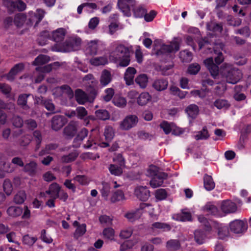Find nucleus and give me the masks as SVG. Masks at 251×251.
Returning a JSON list of instances; mask_svg holds the SVG:
<instances>
[{
    "mask_svg": "<svg viewBox=\"0 0 251 251\" xmlns=\"http://www.w3.org/2000/svg\"><path fill=\"white\" fill-rule=\"evenodd\" d=\"M109 60L118 63L123 67L127 66L130 63V53L128 49L119 41H116L110 45Z\"/></svg>",
    "mask_w": 251,
    "mask_h": 251,
    "instance_id": "f257e3e1",
    "label": "nucleus"
},
{
    "mask_svg": "<svg viewBox=\"0 0 251 251\" xmlns=\"http://www.w3.org/2000/svg\"><path fill=\"white\" fill-rule=\"evenodd\" d=\"M198 218L199 222L205 226L206 231L212 237L215 236L216 233L219 238L221 239H224L229 235L228 227L225 225L211 220H208L203 215H199Z\"/></svg>",
    "mask_w": 251,
    "mask_h": 251,
    "instance_id": "f03ea898",
    "label": "nucleus"
},
{
    "mask_svg": "<svg viewBox=\"0 0 251 251\" xmlns=\"http://www.w3.org/2000/svg\"><path fill=\"white\" fill-rule=\"evenodd\" d=\"M103 135L106 142L102 141L100 139L96 138L94 133H93L90 136L87 143L84 145V147L87 149H95L97 148V145L101 148L108 147L109 146V143L112 140L115 136L114 128L111 126H106L104 128Z\"/></svg>",
    "mask_w": 251,
    "mask_h": 251,
    "instance_id": "7ed1b4c3",
    "label": "nucleus"
},
{
    "mask_svg": "<svg viewBox=\"0 0 251 251\" xmlns=\"http://www.w3.org/2000/svg\"><path fill=\"white\" fill-rule=\"evenodd\" d=\"M136 4L135 0H119L118 6L123 14L129 16L131 14L130 11H133L136 17H143L147 12L146 9L142 6H138L134 7Z\"/></svg>",
    "mask_w": 251,
    "mask_h": 251,
    "instance_id": "20e7f679",
    "label": "nucleus"
},
{
    "mask_svg": "<svg viewBox=\"0 0 251 251\" xmlns=\"http://www.w3.org/2000/svg\"><path fill=\"white\" fill-rule=\"evenodd\" d=\"M226 79L227 83L235 84L242 77L240 70L234 68L231 64L224 63L220 67V74Z\"/></svg>",
    "mask_w": 251,
    "mask_h": 251,
    "instance_id": "39448f33",
    "label": "nucleus"
},
{
    "mask_svg": "<svg viewBox=\"0 0 251 251\" xmlns=\"http://www.w3.org/2000/svg\"><path fill=\"white\" fill-rule=\"evenodd\" d=\"M180 40L175 39L169 45L163 44L161 41H154L153 52L159 55L163 53L176 52L179 49Z\"/></svg>",
    "mask_w": 251,
    "mask_h": 251,
    "instance_id": "423d86ee",
    "label": "nucleus"
},
{
    "mask_svg": "<svg viewBox=\"0 0 251 251\" xmlns=\"http://www.w3.org/2000/svg\"><path fill=\"white\" fill-rule=\"evenodd\" d=\"M214 53L217 55L215 58L216 64L214 63L212 57H209L204 60L203 62L205 66L209 71L211 75L213 78H216L219 75L220 71L218 65L220 64L224 60L223 55L221 51H218L214 48Z\"/></svg>",
    "mask_w": 251,
    "mask_h": 251,
    "instance_id": "0eeeda50",
    "label": "nucleus"
},
{
    "mask_svg": "<svg viewBox=\"0 0 251 251\" xmlns=\"http://www.w3.org/2000/svg\"><path fill=\"white\" fill-rule=\"evenodd\" d=\"M81 40L79 38L73 39L70 43L66 42L63 44L56 45L52 47V50L60 52H70L77 50L81 45Z\"/></svg>",
    "mask_w": 251,
    "mask_h": 251,
    "instance_id": "6e6552de",
    "label": "nucleus"
},
{
    "mask_svg": "<svg viewBox=\"0 0 251 251\" xmlns=\"http://www.w3.org/2000/svg\"><path fill=\"white\" fill-rule=\"evenodd\" d=\"M138 122V118L135 115L126 116L119 124L121 129L128 130L135 126Z\"/></svg>",
    "mask_w": 251,
    "mask_h": 251,
    "instance_id": "1a4fd4ad",
    "label": "nucleus"
},
{
    "mask_svg": "<svg viewBox=\"0 0 251 251\" xmlns=\"http://www.w3.org/2000/svg\"><path fill=\"white\" fill-rule=\"evenodd\" d=\"M247 221L246 220H235L229 224V227L235 233H242L247 229Z\"/></svg>",
    "mask_w": 251,
    "mask_h": 251,
    "instance_id": "9d476101",
    "label": "nucleus"
},
{
    "mask_svg": "<svg viewBox=\"0 0 251 251\" xmlns=\"http://www.w3.org/2000/svg\"><path fill=\"white\" fill-rule=\"evenodd\" d=\"M160 127L166 134L172 132L173 134L178 135L182 134L184 132L183 130L181 128L177 127L174 124L170 123L167 121H163L161 123Z\"/></svg>",
    "mask_w": 251,
    "mask_h": 251,
    "instance_id": "9b49d317",
    "label": "nucleus"
},
{
    "mask_svg": "<svg viewBox=\"0 0 251 251\" xmlns=\"http://www.w3.org/2000/svg\"><path fill=\"white\" fill-rule=\"evenodd\" d=\"M45 14V11L41 9H37L36 13L31 11L28 12L27 25L32 26L34 22H35V25H37L42 20Z\"/></svg>",
    "mask_w": 251,
    "mask_h": 251,
    "instance_id": "f8f14e48",
    "label": "nucleus"
},
{
    "mask_svg": "<svg viewBox=\"0 0 251 251\" xmlns=\"http://www.w3.org/2000/svg\"><path fill=\"white\" fill-rule=\"evenodd\" d=\"M148 208H150V207L144 204H140L139 208L128 211L125 216L129 222H133L139 219L142 215L141 209H146Z\"/></svg>",
    "mask_w": 251,
    "mask_h": 251,
    "instance_id": "ddd939ff",
    "label": "nucleus"
},
{
    "mask_svg": "<svg viewBox=\"0 0 251 251\" xmlns=\"http://www.w3.org/2000/svg\"><path fill=\"white\" fill-rule=\"evenodd\" d=\"M58 64L57 62H55L53 64H49L48 65L45 66L44 67H38L36 69V73L38 74V76L35 79V81L36 83H38L41 82L44 77V73L50 72L54 66L57 65Z\"/></svg>",
    "mask_w": 251,
    "mask_h": 251,
    "instance_id": "4468645a",
    "label": "nucleus"
},
{
    "mask_svg": "<svg viewBox=\"0 0 251 251\" xmlns=\"http://www.w3.org/2000/svg\"><path fill=\"white\" fill-rule=\"evenodd\" d=\"M27 22L28 17L24 13H19L15 16L14 24L18 28L23 27L26 29L31 26L27 25Z\"/></svg>",
    "mask_w": 251,
    "mask_h": 251,
    "instance_id": "2eb2a0df",
    "label": "nucleus"
},
{
    "mask_svg": "<svg viewBox=\"0 0 251 251\" xmlns=\"http://www.w3.org/2000/svg\"><path fill=\"white\" fill-rule=\"evenodd\" d=\"M60 191V187L59 185L56 183H53L50 185L48 191H47L45 193H41L40 196L41 197L47 198V195H49L51 198L57 199L59 197Z\"/></svg>",
    "mask_w": 251,
    "mask_h": 251,
    "instance_id": "dca6fc26",
    "label": "nucleus"
},
{
    "mask_svg": "<svg viewBox=\"0 0 251 251\" xmlns=\"http://www.w3.org/2000/svg\"><path fill=\"white\" fill-rule=\"evenodd\" d=\"M204 226L206 233H204L201 230H197L194 232L195 240L198 244H202L204 243L207 239L212 237V235L208 233L206 231L205 226L201 224Z\"/></svg>",
    "mask_w": 251,
    "mask_h": 251,
    "instance_id": "f3484780",
    "label": "nucleus"
},
{
    "mask_svg": "<svg viewBox=\"0 0 251 251\" xmlns=\"http://www.w3.org/2000/svg\"><path fill=\"white\" fill-rule=\"evenodd\" d=\"M103 45V43L99 40H92L87 43L86 52L91 55H95L97 53L99 48Z\"/></svg>",
    "mask_w": 251,
    "mask_h": 251,
    "instance_id": "a211bd4d",
    "label": "nucleus"
},
{
    "mask_svg": "<svg viewBox=\"0 0 251 251\" xmlns=\"http://www.w3.org/2000/svg\"><path fill=\"white\" fill-rule=\"evenodd\" d=\"M220 208L225 214H227L235 212L237 210V206L236 204L231 201L226 200L221 202Z\"/></svg>",
    "mask_w": 251,
    "mask_h": 251,
    "instance_id": "6ab92c4d",
    "label": "nucleus"
},
{
    "mask_svg": "<svg viewBox=\"0 0 251 251\" xmlns=\"http://www.w3.org/2000/svg\"><path fill=\"white\" fill-rule=\"evenodd\" d=\"M53 95L55 97H59L63 95H66L69 98L73 97V92L70 87L67 85H63L60 87H57L53 90Z\"/></svg>",
    "mask_w": 251,
    "mask_h": 251,
    "instance_id": "aec40b11",
    "label": "nucleus"
},
{
    "mask_svg": "<svg viewBox=\"0 0 251 251\" xmlns=\"http://www.w3.org/2000/svg\"><path fill=\"white\" fill-rule=\"evenodd\" d=\"M134 193L137 197L141 201H146L150 197V192L146 186H137Z\"/></svg>",
    "mask_w": 251,
    "mask_h": 251,
    "instance_id": "412c9836",
    "label": "nucleus"
},
{
    "mask_svg": "<svg viewBox=\"0 0 251 251\" xmlns=\"http://www.w3.org/2000/svg\"><path fill=\"white\" fill-rule=\"evenodd\" d=\"M66 33V30L64 28H59L52 32L50 37L56 43H59L64 39ZM58 44L61 45V44L57 43L55 46Z\"/></svg>",
    "mask_w": 251,
    "mask_h": 251,
    "instance_id": "4be33fe9",
    "label": "nucleus"
},
{
    "mask_svg": "<svg viewBox=\"0 0 251 251\" xmlns=\"http://www.w3.org/2000/svg\"><path fill=\"white\" fill-rule=\"evenodd\" d=\"M167 177L165 173H159L158 176L152 177L150 181V185L152 188H157L162 186L164 180Z\"/></svg>",
    "mask_w": 251,
    "mask_h": 251,
    "instance_id": "5701e85b",
    "label": "nucleus"
},
{
    "mask_svg": "<svg viewBox=\"0 0 251 251\" xmlns=\"http://www.w3.org/2000/svg\"><path fill=\"white\" fill-rule=\"evenodd\" d=\"M136 70L133 67H128L126 69L124 75V79L126 85H130L133 84L134 75Z\"/></svg>",
    "mask_w": 251,
    "mask_h": 251,
    "instance_id": "b1692460",
    "label": "nucleus"
},
{
    "mask_svg": "<svg viewBox=\"0 0 251 251\" xmlns=\"http://www.w3.org/2000/svg\"><path fill=\"white\" fill-rule=\"evenodd\" d=\"M171 229V226L165 223L155 222L152 224L151 226L152 232L156 231H167L170 230Z\"/></svg>",
    "mask_w": 251,
    "mask_h": 251,
    "instance_id": "393cba45",
    "label": "nucleus"
},
{
    "mask_svg": "<svg viewBox=\"0 0 251 251\" xmlns=\"http://www.w3.org/2000/svg\"><path fill=\"white\" fill-rule=\"evenodd\" d=\"M75 97L76 100L80 104H83L87 101L92 102L94 99H89L87 95L80 89H77L75 91Z\"/></svg>",
    "mask_w": 251,
    "mask_h": 251,
    "instance_id": "a878e982",
    "label": "nucleus"
},
{
    "mask_svg": "<svg viewBox=\"0 0 251 251\" xmlns=\"http://www.w3.org/2000/svg\"><path fill=\"white\" fill-rule=\"evenodd\" d=\"M151 100V95L147 92L141 93L137 97V103L140 106L146 105Z\"/></svg>",
    "mask_w": 251,
    "mask_h": 251,
    "instance_id": "bb28decb",
    "label": "nucleus"
},
{
    "mask_svg": "<svg viewBox=\"0 0 251 251\" xmlns=\"http://www.w3.org/2000/svg\"><path fill=\"white\" fill-rule=\"evenodd\" d=\"M24 65L23 63H19L15 65L7 75V79L9 81L13 80L15 75L21 72L24 69Z\"/></svg>",
    "mask_w": 251,
    "mask_h": 251,
    "instance_id": "cd10ccee",
    "label": "nucleus"
},
{
    "mask_svg": "<svg viewBox=\"0 0 251 251\" xmlns=\"http://www.w3.org/2000/svg\"><path fill=\"white\" fill-rule=\"evenodd\" d=\"M112 79V76L110 72L107 70L102 71L100 81L101 85L105 86L108 85Z\"/></svg>",
    "mask_w": 251,
    "mask_h": 251,
    "instance_id": "c85d7f7f",
    "label": "nucleus"
},
{
    "mask_svg": "<svg viewBox=\"0 0 251 251\" xmlns=\"http://www.w3.org/2000/svg\"><path fill=\"white\" fill-rule=\"evenodd\" d=\"M136 83L142 89L146 88L149 82V77L147 75L142 74L138 75L135 79Z\"/></svg>",
    "mask_w": 251,
    "mask_h": 251,
    "instance_id": "c756f323",
    "label": "nucleus"
},
{
    "mask_svg": "<svg viewBox=\"0 0 251 251\" xmlns=\"http://www.w3.org/2000/svg\"><path fill=\"white\" fill-rule=\"evenodd\" d=\"M65 122V121L62 116H55L52 120V128L55 130H58L63 126Z\"/></svg>",
    "mask_w": 251,
    "mask_h": 251,
    "instance_id": "7c9ffc66",
    "label": "nucleus"
},
{
    "mask_svg": "<svg viewBox=\"0 0 251 251\" xmlns=\"http://www.w3.org/2000/svg\"><path fill=\"white\" fill-rule=\"evenodd\" d=\"M102 235L104 239L110 241H115V232L113 228L107 227L103 229Z\"/></svg>",
    "mask_w": 251,
    "mask_h": 251,
    "instance_id": "2f4dec72",
    "label": "nucleus"
},
{
    "mask_svg": "<svg viewBox=\"0 0 251 251\" xmlns=\"http://www.w3.org/2000/svg\"><path fill=\"white\" fill-rule=\"evenodd\" d=\"M88 130L85 129H82L78 134L77 136L75 139L73 146L77 148L80 146L81 141L87 135Z\"/></svg>",
    "mask_w": 251,
    "mask_h": 251,
    "instance_id": "473e14b6",
    "label": "nucleus"
},
{
    "mask_svg": "<svg viewBox=\"0 0 251 251\" xmlns=\"http://www.w3.org/2000/svg\"><path fill=\"white\" fill-rule=\"evenodd\" d=\"M168 86L167 80L163 79H157L153 83V87L157 91H162L166 89Z\"/></svg>",
    "mask_w": 251,
    "mask_h": 251,
    "instance_id": "72a5a7b5",
    "label": "nucleus"
},
{
    "mask_svg": "<svg viewBox=\"0 0 251 251\" xmlns=\"http://www.w3.org/2000/svg\"><path fill=\"white\" fill-rule=\"evenodd\" d=\"M204 187L206 190L210 191L215 187V183L212 177L209 175H205L203 177Z\"/></svg>",
    "mask_w": 251,
    "mask_h": 251,
    "instance_id": "f704fd0d",
    "label": "nucleus"
},
{
    "mask_svg": "<svg viewBox=\"0 0 251 251\" xmlns=\"http://www.w3.org/2000/svg\"><path fill=\"white\" fill-rule=\"evenodd\" d=\"M90 63L92 65L98 66L106 64L108 63V60L107 58L104 56L97 57L91 59Z\"/></svg>",
    "mask_w": 251,
    "mask_h": 251,
    "instance_id": "c9c22d12",
    "label": "nucleus"
},
{
    "mask_svg": "<svg viewBox=\"0 0 251 251\" xmlns=\"http://www.w3.org/2000/svg\"><path fill=\"white\" fill-rule=\"evenodd\" d=\"M102 188L100 189V193L102 197L105 200H108V197L110 192L111 186L109 183L103 182L102 183Z\"/></svg>",
    "mask_w": 251,
    "mask_h": 251,
    "instance_id": "e433bc0d",
    "label": "nucleus"
},
{
    "mask_svg": "<svg viewBox=\"0 0 251 251\" xmlns=\"http://www.w3.org/2000/svg\"><path fill=\"white\" fill-rule=\"evenodd\" d=\"M76 131V123H71L64 129V134L67 136H73L75 135Z\"/></svg>",
    "mask_w": 251,
    "mask_h": 251,
    "instance_id": "4c0bfd02",
    "label": "nucleus"
},
{
    "mask_svg": "<svg viewBox=\"0 0 251 251\" xmlns=\"http://www.w3.org/2000/svg\"><path fill=\"white\" fill-rule=\"evenodd\" d=\"M210 136L206 126L203 127L202 130L196 132L194 137L197 140H206Z\"/></svg>",
    "mask_w": 251,
    "mask_h": 251,
    "instance_id": "58836bf2",
    "label": "nucleus"
},
{
    "mask_svg": "<svg viewBox=\"0 0 251 251\" xmlns=\"http://www.w3.org/2000/svg\"><path fill=\"white\" fill-rule=\"evenodd\" d=\"M138 242L137 239H134L130 240H128L123 243L120 247L121 251H125L127 249L132 248Z\"/></svg>",
    "mask_w": 251,
    "mask_h": 251,
    "instance_id": "ea45409f",
    "label": "nucleus"
},
{
    "mask_svg": "<svg viewBox=\"0 0 251 251\" xmlns=\"http://www.w3.org/2000/svg\"><path fill=\"white\" fill-rule=\"evenodd\" d=\"M186 111L189 117L195 118L199 113L198 107L195 104L190 105L186 109Z\"/></svg>",
    "mask_w": 251,
    "mask_h": 251,
    "instance_id": "a19ab883",
    "label": "nucleus"
},
{
    "mask_svg": "<svg viewBox=\"0 0 251 251\" xmlns=\"http://www.w3.org/2000/svg\"><path fill=\"white\" fill-rule=\"evenodd\" d=\"M112 101L113 104L119 107H124L126 105V99L120 96H115Z\"/></svg>",
    "mask_w": 251,
    "mask_h": 251,
    "instance_id": "79ce46f5",
    "label": "nucleus"
},
{
    "mask_svg": "<svg viewBox=\"0 0 251 251\" xmlns=\"http://www.w3.org/2000/svg\"><path fill=\"white\" fill-rule=\"evenodd\" d=\"M23 212L22 209L18 206L9 207L7 210V214L11 217H17L20 216Z\"/></svg>",
    "mask_w": 251,
    "mask_h": 251,
    "instance_id": "37998d69",
    "label": "nucleus"
},
{
    "mask_svg": "<svg viewBox=\"0 0 251 251\" xmlns=\"http://www.w3.org/2000/svg\"><path fill=\"white\" fill-rule=\"evenodd\" d=\"M95 115L98 119L103 121L108 119L110 117L108 111L104 109L97 110L95 112Z\"/></svg>",
    "mask_w": 251,
    "mask_h": 251,
    "instance_id": "c03bdc74",
    "label": "nucleus"
},
{
    "mask_svg": "<svg viewBox=\"0 0 251 251\" xmlns=\"http://www.w3.org/2000/svg\"><path fill=\"white\" fill-rule=\"evenodd\" d=\"M204 210L210 213L211 214L221 216L222 215L219 213L217 208L213 204L208 203L204 207Z\"/></svg>",
    "mask_w": 251,
    "mask_h": 251,
    "instance_id": "a18cd8bd",
    "label": "nucleus"
},
{
    "mask_svg": "<svg viewBox=\"0 0 251 251\" xmlns=\"http://www.w3.org/2000/svg\"><path fill=\"white\" fill-rule=\"evenodd\" d=\"M13 171L9 166V163L6 162L0 163V178L5 176V173L11 172Z\"/></svg>",
    "mask_w": 251,
    "mask_h": 251,
    "instance_id": "49530a36",
    "label": "nucleus"
},
{
    "mask_svg": "<svg viewBox=\"0 0 251 251\" xmlns=\"http://www.w3.org/2000/svg\"><path fill=\"white\" fill-rule=\"evenodd\" d=\"M166 247L170 250H177L180 249V244L177 240H170L167 242Z\"/></svg>",
    "mask_w": 251,
    "mask_h": 251,
    "instance_id": "de8ad7c7",
    "label": "nucleus"
},
{
    "mask_svg": "<svg viewBox=\"0 0 251 251\" xmlns=\"http://www.w3.org/2000/svg\"><path fill=\"white\" fill-rule=\"evenodd\" d=\"M208 30L213 31L216 33H221L222 30V26L220 24H216L214 22H210L207 25Z\"/></svg>",
    "mask_w": 251,
    "mask_h": 251,
    "instance_id": "09e8293b",
    "label": "nucleus"
},
{
    "mask_svg": "<svg viewBox=\"0 0 251 251\" xmlns=\"http://www.w3.org/2000/svg\"><path fill=\"white\" fill-rule=\"evenodd\" d=\"M125 200V195L123 192L122 191H117L114 192L110 199V201L112 202H115Z\"/></svg>",
    "mask_w": 251,
    "mask_h": 251,
    "instance_id": "8fccbe9b",
    "label": "nucleus"
},
{
    "mask_svg": "<svg viewBox=\"0 0 251 251\" xmlns=\"http://www.w3.org/2000/svg\"><path fill=\"white\" fill-rule=\"evenodd\" d=\"M214 106L219 109H226L229 106L228 101L225 100L218 99L214 103Z\"/></svg>",
    "mask_w": 251,
    "mask_h": 251,
    "instance_id": "3c124183",
    "label": "nucleus"
},
{
    "mask_svg": "<svg viewBox=\"0 0 251 251\" xmlns=\"http://www.w3.org/2000/svg\"><path fill=\"white\" fill-rule=\"evenodd\" d=\"M26 194L25 191H19L14 197V201L17 204L23 203L26 199Z\"/></svg>",
    "mask_w": 251,
    "mask_h": 251,
    "instance_id": "603ef678",
    "label": "nucleus"
},
{
    "mask_svg": "<svg viewBox=\"0 0 251 251\" xmlns=\"http://www.w3.org/2000/svg\"><path fill=\"white\" fill-rule=\"evenodd\" d=\"M49 60V57L48 56L40 55L35 59L34 61L33 62V65L35 66L42 65L47 63Z\"/></svg>",
    "mask_w": 251,
    "mask_h": 251,
    "instance_id": "864d4df0",
    "label": "nucleus"
},
{
    "mask_svg": "<svg viewBox=\"0 0 251 251\" xmlns=\"http://www.w3.org/2000/svg\"><path fill=\"white\" fill-rule=\"evenodd\" d=\"M122 166H118L116 165H110L109 166V171L110 173L114 176H119L123 173Z\"/></svg>",
    "mask_w": 251,
    "mask_h": 251,
    "instance_id": "5fc2aeb1",
    "label": "nucleus"
},
{
    "mask_svg": "<svg viewBox=\"0 0 251 251\" xmlns=\"http://www.w3.org/2000/svg\"><path fill=\"white\" fill-rule=\"evenodd\" d=\"M73 180L81 185H87L90 182V179L87 176L81 175L76 176L73 178Z\"/></svg>",
    "mask_w": 251,
    "mask_h": 251,
    "instance_id": "6e6d98bb",
    "label": "nucleus"
},
{
    "mask_svg": "<svg viewBox=\"0 0 251 251\" xmlns=\"http://www.w3.org/2000/svg\"><path fill=\"white\" fill-rule=\"evenodd\" d=\"M3 191L5 194L9 196L11 195L13 191V186L11 181L9 179L4 180L3 184Z\"/></svg>",
    "mask_w": 251,
    "mask_h": 251,
    "instance_id": "4d7b16f0",
    "label": "nucleus"
},
{
    "mask_svg": "<svg viewBox=\"0 0 251 251\" xmlns=\"http://www.w3.org/2000/svg\"><path fill=\"white\" fill-rule=\"evenodd\" d=\"M86 231V226L83 224L77 226L74 233L75 238H78L82 236Z\"/></svg>",
    "mask_w": 251,
    "mask_h": 251,
    "instance_id": "13d9d810",
    "label": "nucleus"
},
{
    "mask_svg": "<svg viewBox=\"0 0 251 251\" xmlns=\"http://www.w3.org/2000/svg\"><path fill=\"white\" fill-rule=\"evenodd\" d=\"M78 155V153L75 151L68 155L62 156L61 160L63 162L69 163L74 161Z\"/></svg>",
    "mask_w": 251,
    "mask_h": 251,
    "instance_id": "bf43d9fd",
    "label": "nucleus"
},
{
    "mask_svg": "<svg viewBox=\"0 0 251 251\" xmlns=\"http://www.w3.org/2000/svg\"><path fill=\"white\" fill-rule=\"evenodd\" d=\"M147 175L151 176L153 177L156 176H158V175L159 173H163V172H160L159 171V168L154 166V165H151L150 166L148 170L147 171Z\"/></svg>",
    "mask_w": 251,
    "mask_h": 251,
    "instance_id": "052dcab7",
    "label": "nucleus"
},
{
    "mask_svg": "<svg viewBox=\"0 0 251 251\" xmlns=\"http://www.w3.org/2000/svg\"><path fill=\"white\" fill-rule=\"evenodd\" d=\"M132 233L133 230L131 227L126 228L121 231L119 236L122 239H126L130 237Z\"/></svg>",
    "mask_w": 251,
    "mask_h": 251,
    "instance_id": "680f3d73",
    "label": "nucleus"
},
{
    "mask_svg": "<svg viewBox=\"0 0 251 251\" xmlns=\"http://www.w3.org/2000/svg\"><path fill=\"white\" fill-rule=\"evenodd\" d=\"M83 81L87 83L91 87H94L97 84V81L95 79L92 74L86 75L83 78Z\"/></svg>",
    "mask_w": 251,
    "mask_h": 251,
    "instance_id": "e2e57ef3",
    "label": "nucleus"
},
{
    "mask_svg": "<svg viewBox=\"0 0 251 251\" xmlns=\"http://www.w3.org/2000/svg\"><path fill=\"white\" fill-rule=\"evenodd\" d=\"M180 57L185 62H189L192 59V53L186 50L180 52Z\"/></svg>",
    "mask_w": 251,
    "mask_h": 251,
    "instance_id": "0e129e2a",
    "label": "nucleus"
},
{
    "mask_svg": "<svg viewBox=\"0 0 251 251\" xmlns=\"http://www.w3.org/2000/svg\"><path fill=\"white\" fill-rule=\"evenodd\" d=\"M36 166L35 162L31 161L29 163L26 164L24 169L25 171L28 172L29 174L32 175L35 172L36 169Z\"/></svg>",
    "mask_w": 251,
    "mask_h": 251,
    "instance_id": "69168bd1",
    "label": "nucleus"
},
{
    "mask_svg": "<svg viewBox=\"0 0 251 251\" xmlns=\"http://www.w3.org/2000/svg\"><path fill=\"white\" fill-rule=\"evenodd\" d=\"M6 237L9 242L13 243L18 245L19 244L18 241H17L16 234L15 232L11 231L8 233L7 232Z\"/></svg>",
    "mask_w": 251,
    "mask_h": 251,
    "instance_id": "338daca9",
    "label": "nucleus"
},
{
    "mask_svg": "<svg viewBox=\"0 0 251 251\" xmlns=\"http://www.w3.org/2000/svg\"><path fill=\"white\" fill-rule=\"evenodd\" d=\"M76 116L80 119H83L87 115V112L85 108L82 106L78 107L76 109Z\"/></svg>",
    "mask_w": 251,
    "mask_h": 251,
    "instance_id": "774afa93",
    "label": "nucleus"
}]
</instances>
